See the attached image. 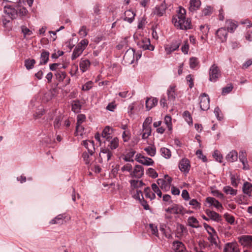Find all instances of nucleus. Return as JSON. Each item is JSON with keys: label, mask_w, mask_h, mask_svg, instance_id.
<instances>
[{"label": "nucleus", "mask_w": 252, "mask_h": 252, "mask_svg": "<svg viewBox=\"0 0 252 252\" xmlns=\"http://www.w3.org/2000/svg\"><path fill=\"white\" fill-rule=\"evenodd\" d=\"M65 218L66 216L64 214H60L52 219L50 221V223L51 224H62L63 223L64 220L65 219Z\"/></svg>", "instance_id": "obj_30"}, {"label": "nucleus", "mask_w": 252, "mask_h": 252, "mask_svg": "<svg viewBox=\"0 0 252 252\" xmlns=\"http://www.w3.org/2000/svg\"><path fill=\"white\" fill-rule=\"evenodd\" d=\"M242 190L244 194L252 197V184L248 182H245L243 186Z\"/></svg>", "instance_id": "obj_22"}, {"label": "nucleus", "mask_w": 252, "mask_h": 252, "mask_svg": "<svg viewBox=\"0 0 252 252\" xmlns=\"http://www.w3.org/2000/svg\"><path fill=\"white\" fill-rule=\"evenodd\" d=\"M206 201L211 206H213L218 209L223 208L222 204L214 197H208L206 199Z\"/></svg>", "instance_id": "obj_21"}, {"label": "nucleus", "mask_w": 252, "mask_h": 252, "mask_svg": "<svg viewBox=\"0 0 252 252\" xmlns=\"http://www.w3.org/2000/svg\"><path fill=\"white\" fill-rule=\"evenodd\" d=\"M173 249L175 252H184L185 247L182 242L176 241L173 243Z\"/></svg>", "instance_id": "obj_24"}, {"label": "nucleus", "mask_w": 252, "mask_h": 252, "mask_svg": "<svg viewBox=\"0 0 252 252\" xmlns=\"http://www.w3.org/2000/svg\"><path fill=\"white\" fill-rule=\"evenodd\" d=\"M181 43V40H178L173 41L170 45H166L165 47V50L166 53L167 54H170L172 52L177 50L179 48Z\"/></svg>", "instance_id": "obj_14"}, {"label": "nucleus", "mask_w": 252, "mask_h": 252, "mask_svg": "<svg viewBox=\"0 0 252 252\" xmlns=\"http://www.w3.org/2000/svg\"><path fill=\"white\" fill-rule=\"evenodd\" d=\"M108 141L109 142L108 147H109L111 150H115L119 147V139L117 137H111L110 138V140Z\"/></svg>", "instance_id": "obj_29"}, {"label": "nucleus", "mask_w": 252, "mask_h": 252, "mask_svg": "<svg viewBox=\"0 0 252 252\" xmlns=\"http://www.w3.org/2000/svg\"><path fill=\"white\" fill-rule=\"evenodd\" d=\"M213 156L217 161L220 163L222 162V156L218 150H215L214 151Z\"/></svg>", "instance_id": "obj_56"}, {"label": "nucleus", "mask_w": 252, "mask_h": 252, "mask_svg": "<svg viewBox=\"0 0 252 252\" xmlns=\"http://www.w3.org/2000/svg\"><path fill=\"white\" fill-rule=\"evenodd\" d=\"M203 225L209 235L214 234L215 233H217L213 227L208 225L206 223H204Z\"/></svg>", "instance_id": "obj_49"}, {"label": "nucleus", "mask_w": 252, "mask_h": 252, "mask_svg": "<svg viewBox=\"0 0 252 252\" xmlns=\"http://www.w3.org/2000/svg\"><path fill=\"white\" fill-rule=\"evenodd\" d=\"M168 0H164L160 4L157 5L153 9L152 13L157 15L158 17H161L165 13L166 9L168 7Z\"/></svg>", "instance_id": "obj_4"}, {"label": "nucleus", "mask_w": 252, "mask_h": 252, "mask_svg": "<svg viewBox=\"0 0 252 252\" xmlns=\"http://www.w3.org/2000/svg\"><path fill=\"white\" fill-rule=\"evenodd\" d=\"M189 204L193 206V208L197 209L200 208V204L196 200V199H192L190 200Z\"/></svg>", "instance_id": "obj_64"}, {"label": "nucleus", "mask_w": 252, "mask_h": 252, "mask_svg": "<svg viewBox=\"0 0 252 252\" xmlns=\"http://www.w3.org/2000/svg\"><path fill=\"white\" fill-rule=\"evenodd\" d=\"M50 53L48 51L45 50H42L40 55V62L39 65L46 64L49 60Z\"/></svg>", "instance_id": "obj_23"}, {"label": "nucleus", "mask_w": 252, "mask_h": 252, "mask_svg": "<svg viewBox=\"0 0 252 252\" xmlns=\"http://www.w3.org/2000/svg\"><path fill=\"white\" fill-rule=\"evenodd\" d=\"M78 34L82 37H84L87 36L88 34L87 27L85 26H83L81 27L80 29L78 32Z\"/></svg>", "instance_id": "obj_57"}, {"label": "nucleus", "mask_w": 252, "mask_h": 252, "mask_svg": "<svg viewBox=\"0 0 252 252\" xmlns=\"http://www.w3.org/2000/svg\"><path fill=\"white\" fill-rule=\"evenodd\" d=\"M138 162L147 166L152 165L154 163V160L151 158L145 157H141Z\"/></svg>", "instance_id": "obj_36"}, {"label": "nucleus", "mask_w": 252, "mask_h": 252, "mask_svg": "<svg viewBox=\"0 0 252 252\" xmlns=\"http://www.w3.org/2000/svg\"><path fill=\"white\" fill-rule=\"evenodd\" d=\"M183 210L184 208L182 206L177 204H173L171 206L166 208L165 211L169 214L179 215L184 214Z\"/></svg>", "instance_id": "obj_7"}, {"label": "nucleus", "mask_w": 252, "mask_h": 252, "mask_svg": "<svg viewBox=\"0 0 252 252\" xmlns=\"http://www.w3.org/2000/svg\"><path fill=\"white\" fill-rule=\"evenodd\" d=\"M147 173L152 178H156L158 176V174L156 170L152 168L148 169Z\"/></svg>", "instance_id": "obj_58"}, {"label": "nucleus", "mask_w": 252, "mask_h": 252, "mask_svg": "<svg viewBox=\"0 0 252 252\" xmlns=\"http://www.w3.org/2000/svg\"><path fill=\"white\" fill-rule=\"evenodd\" d=\"M17 17L19 16L20 17L26 16L28 13V10L24 7L16 6Z\"/></svg>", "instance_id": "obj_38"}, {"label": "nucleus", "mask_w": 252, "mask_h": 252, "mask_svg": "<svg viewBox=\"0 0 252 252\" xmlns=\"http://www.w3.org/2000/svg\"><path fill=\"white\" fill-rule=\"evenodd\" d=\"M144 192L145 193L146 197L150 198L151 200L156 198L155 193H153L151 191L149 187H147L144 189Z\"/></svg>", "instance_id": "obj_46"}, {"label": "nucleus", "mask_w": 252, "mask_h": 252, "mask_svg": "<svg viewBox=\"0 0 252 252\" xmlns=\"http://www.w3.org/2000/svg\"><path fill=\"white\" fill-rule=\"evenodd\" d=\"M137 46L139 48L142 49L144 50H149L153 51L155 48L154 46L151 44L150 39L146 37H143L139 40L137 42Z\"/></svg>", "instance_id": "obj_10"}, {"label": "nucleus", "mask_w": 252, "mask_h": 252, "mask_svg": "<svg viewBox=\"0 0 252 252\" xmlns=\"http://www.w3.org/2000/svg\"><path fill=\"white\" fill-rule=\"evenodd\" d=\"M206 215L213 220L217 222L221 221V216L215 211H211L209 209H206L205 211Z\"/></svg>", "instance_id": "obj_18"}, {"label": "nucleus", "mask_w": 252, "mask_h": 252, "mask_svg": "<svg viewBox=\"0 0 252 252\" xmlns=\"http://www.w3.org/2000/svg\"><path fill=\"white\" fill-rule=\"evenodd\" d=\"M152 122V118L151 117H147L144 121L142 127L148 128H151V127L150 126V125L151 124Z\"/></svg>", "instance_id": "obj_54"}, {"label": "nucleus", "mask_w": 252, "mask_h": 252, "mask_svg": "<svg viewBox=\"0 0 252 252\" xmlns=\"http://www.w3.org/2000/svg\"><path fill=\"white\" fill-rule=\"evenodd\" d=\"M188 224L192 228H198L199 227V221L194 217H189L188 219Z\"/></svg>", "instance_id": "obj_35"}, {"label": "nucleus", "mask_w": 252, "mask_h": 252, "mask_svg": "<svg viewBox=\"0 0 252 252\" xmlns=\"http://www.w3.org/2000/svg\"><path fill=\"white\" fill-rule=\"evenodd\" d=\"M4 12L11 19L17 18L16 7H14L11 5H5L4 7Z\"/></svg>", "instance_id": "obj_16"}, {"label": "nucleus", "mask_w": 252, "mask_h": 252, "mask_svg": "<svg viewBox=\"0 0 252 252\" xmlns=\"http://www.w3.org/2000/svg\"><path fill=\"white\" fill-rule=\"evenodd\" d=\"M113 156L112 152L108 149H102L99 153L98 162L102 163L103 161H108Z\"/></svg>", "instance_id": "obj_6"}, {"label": "nucleus", "mask_w": 252, "mask_h": 252, "mask_svg": "<svg viewBox=\"0 0 252 252\" xmlns=\"http://www.w3.org/2000/svg\"><path fill=\"white\" fill-rule=\"evenodd\" d=\"M123 59L126 63H133L134 61V50L132 48L128 49L125 53Z\"/></svg>", "instance_id": "obj_12"}, {"label": "nucleus", "mask_w": 252, "mask_h": 252, "mask_svg": "<svg viewBox=\"0 0 252 252\" xmlns=\"http://www.w3.org/2000/svg\"><path fill=\"white\" fill-rule=\"evenodd\" d=\"M161 155L165 158H169L171 156V151L167 148L163 147L160 149Z\"/></svg>", "instance_id": "obj_44"}, {"label": "nucleus", "mask_w": 252, "mask_h": 252, "mask_svg": "<svg viewBox=\"0 0 252 252\" xmlns=\"http://www.w3.org/2000/svg\"><path fill=\"white\" fill-rule=\"evenodd\" d=\"M151 187L154 192L156 193L158 196L159 197H161L162 196V192L157 185L155 183H153L152 184Z\"/></svg>", "instance_id": "obj_52"}, {"label": "nucleus", "mask_w": 252, "mask_h": 252, "mask_svg": "<svg viewBox=\"0 0 252 252\" xmlns=\"http://www.w3.org/2000/svg\"><path fill=\"white\" fill-rule=\"evenodd\" d=\"M71 110L75 113H79L82 108V105L79 100H74L71 103Z\"/></svg>", "instance_id": "obj_28"}, {"label": "nucleus", "mask_w": 252, "mask_h": 252, "mask_svg": "<svg viewBox=\"0 0 252 252\" xmlns=\"http://www.w3.org/2000/svg\"><path fill=\"white\" fill-rule=\"evenodd\" d=\"M136 153L134 150H130L128 152L126 153L123 159L126 162H133L134 160L132 159L134 155Z\"/></svg>", "instance_id": "obj_41"}, {"label": "nucleus", "mask_w": 252, "mask_h": 252, "mask_svg": "<svg viewBox=\"0 0 252 252\" xmlns=\"http://www.w3.org/2000/svg\"><path fill=\"white\" fill-rule=\"evenodd\" d=\"M224 217L227 222L231 224L234 223L235 218L233 216L226 213L224 215Z\"/></svg>", "instance_id": "obj_59"}, {"label": "nucleus", "mask_w": 252, "mask_h": 252, "mask_svg": "<svg viewBox=\"0 0 252 252\" xmlns=\"http://www.w3.org/2000/svg\"><path fill=\"white\" fill-rule=\"evenodd\" d=\"M63 119V117L61 115L57 116L54 121V127L55 129H58L61 126V123Z\"/></svg>", "instance_id": "obj_43"}, {"label": "nucleus", "mask_w": 252, "mask_h": 252, "mask_svg": "<svg viewBox=\"0 0 252 252\" xmlns=\"http://www.w3.org/2000/svg\"><path fill=\"white\" fill-rule=\"evenodd\" d=\"M158 102V99L157 97L152 98H147L146 100V108L149 111L152 108L156 106Z\"/></svg>", "instance_id": "obj_20"}, {"label": "nucleus", "mask_w": 252, "mask_h": 252, "mask_svg": "<svg viewBox=\"0 0 252 252\" xmlns=\"http://www.w3.org/2000/svg\"><path fill=\"white\" fill-rule=\"evenodd\" d=\"M223 252H241L237 242H228L224 244Z\"/></svg>", "instance_id": "obj_9"}, {"label": "nucleus", "mask_w": 252, "mask_h": 252, "mask_svg": "<svg viewBox=\"0 0 252 252\" xmlns=\"http://www.w3.org/2000/svg\"><path fill=\"white\" fill-rule=\"evenodd\" d=\"M230 176L231 185L235 188H237L240 180L239 177L234 174H231Z\"/></svg>", "instance_id": "obj_42"}, {"label": "nucleus", "mask_w": 252, "mask_h": 252, "mask_svg": "<svg viewBox=\"0 0 252 252\" xmlns=\"http://www.w3.org/2000/svg\"><path fill=\"white\" fill-rule=\"evenodd\" d=\"M189 50V44L188 43V40H185L184 41V45L182 46L181 48V50L183 53L185 54H187L188 53Z\"/></svg>", "instance_id": "obj_60"}, {"label": "nucleus", "mask_w": 252, "mask_h": 252, "mask_svg": "<svg viewBox=\"0 0 252 252\" xmlns=\"http://www.w3.org/2000/svg\"><path fill=\"white\" fill-rule=\"evenodd\" d=\"M143 130L145 131L142 134V138L143 139H147L151 135V128L143 127Z\"/></svg>", "instance_id": "obj_61"}, {"label": "nucleus", "mask_w": 252, "mask_h": 252, "mask_svg": "<svg viewBox=\"0 0 252 252\" xmlns=\"http://www.w3.org/2000/svg\"><path fill=\"white\" fill-rule=\"evenodd\" d=\"M55 76L56 79L59 82H63L66 76V73H65V71H63L61 70H58L55 73Z\"/></svg>", "instance_id": "obj_37"}, {"label": "nucleus", "mask_w": 252, "mask_h": 252, "mask_svg": "<svg viewBox=\"0 0 252 252\" xmlns=\"http://www.w3.org/2000/svg\"><path fill=\"white\" fill-rule=\"evenodd\" d=\"M93 82L92 81H88L82 86V90L84 91H89L93 87Z\"/></svg>", "instance_id": "obj_55"}, {"label": "nucleus", "mask_w": 252, "mask_h": 252, "mask_svg": "<svg viewBox=\"0 0 252 252\" xmlns=\"http://www.w3.org/2000/svg\"><path fill=\"white\" fill-rule=\"evenodd\" d=\"M36 62L34 59H26L24 62V65L27 69H32L34 67Z\"/></svg>", "instance_id": "obj_40"}, {"label": "nucleus", "mask_w": 252, "mask_h": 252, "mask_svg": "<svg viewBox=\"0 0 252 252\" xmlns=\"http://www.w3.org/2000/svg\"><path fill=\"white\" fill-rule=\"evenodd\" d=\"M239 243L244 248H252V236L245 235L239 236L237 238Z\"/></svg>", "instance_id": "obj_5"}, {"label": "nucleus", "mask_w": 252, "mask_h": 252, "mask_svg": "<svg viewBox=\"0 0 252 252\" xmlns=\"http://www.w3.org/2000/svg\"><path fill=\"white\" fill-rule=\"evenodd\" d=\"M210 28L207 25H201L200 26V30L202 32L203 35L207 36L209 32Z\"/></svg>", "instance_id": "obj_50"}, {"label": "nucleus", "mask_w": 252, "mask_h": 252, "mask_svg": "<svg viewBox=\"0 0 252 252\" xmlns=\"http://www.w3.org/2000/svg\"><path fill=\"white\" fill-rule=\"evenodd\" d=\"M176 86L170 85L167 90V94L168 96V101L171 102H174L177 96V94L175 92Z\"/></svg>", "instance_id": "obj_13"}, {"label": "nucleus", "mask_w": 252, "mask_h": 252, "mask_svg": "<svg viewBox=\"0 0 252 252\" xmlns=\"http://www.w3.org/2000/svg\"><path fill=\"white\" fill-rule=\"evenodd\" d=\"M233 88V86L232 84H230L228 86L224 87L222 90V94L225 95L230 93Z\"/></svg>", "instance_id": "obj_62"}, {"label": "nucleus", "mask_w": 252, "mask_h": 252, "mask_svg": "<svg viewBox=\"0 0 252 252\" xmlns=\"http://www.w3.org/2000/svg\"><path fill=\"white\" fill-rule=\"evenodd\" d=\"M83 145L88 149V152L91 156H92L95 149L94 142L93 141H83Z\"/></svg>", "instance_id": "obj_25"}, {"label": "nucleus", "mask_w": 252, "mask_h": 252, "mask_svg": "<svg viewBox=\"0 0 252 252\" xmlns=\"http://www.w3.org/2000/svg\"><path fill=\"white\" fill-rule=\"evenodd\" d=\"M172 179L168 175H164V179H158L157 184L160 188L165 191L169 189Z\"/></svg>", "instance_id": "obj_3"}, {"label": "nucleus", "mask_w": 252, "mask_h": 252, "mask_svg": "<svg viewBox=\"0 0 252 252\" xmlns=\"http://www.w3.org/2000/svg\"><path fill=\"white\" fill-rule=\"evenodd\" d=\"M221 76V71L215 64L211 65L209 69V80L215 82Z\"/></svg>", "instance_id": "obj_2"}, {"label": "nucleus", "mask_w": 252, "mask_h": 252, "mask_svg": "<svg viewBox=\"0 0 252 252\" xmlns=\"http://www.w3.org/2000/svg\"><path fill=\"white\" fill-rule=\"evenodd\" d=\"M113 132V129L109 126H106L103 130L101 136L102 137L106 138L107 141H109L110 138L112 137L111 135Z\"/></svg>", "instance_id": "obj_27"}, {"label": "nucleus", "mask_w": 252, "mask_h": 252, "mask_svg": "<svg viewBox=\"0 0 252 252\" xmlns=\"http://www.w3.org/2000/svg\"><path fill=\"white\" fill-rule=\"evenodd\" d=\"M183 116L189 124H192V117L190 113L188 111H185L183 114Z\"/></svg>", "instance_id": "obj_48"}, {"label": "nucleus", "mask_w": 252, "mask_h": 252, "mask_svg": "<svg viewBox=\"0 0 252 252\" xmlns=\"http://www.w3.org/2000/svg\"><path fill=\"white\" fill-rule=\"evenodd\" d=\"M90 64L91 63L89 60H83L82 59L79 63L80 68L83 72H84L88 69Z\"/></svg>", "instance_id": "obj_31"}, {"label": "nucleus", "mask_w": 252, "mask_h": 252, "mask_svg": "<svg viewBox=\"0 0 252 252\" xmlns=\"http://www.w3.org/2000/svg\"><path fill=\"white\" fill-rule=\"evenodd\" d=\"M135 15V13L133 11L131 10H126L124 13L123 20L129 23H131L134 19Z\"/></svg>", "instance_id": "obj_19"}, {"label": "nucleus", "mask_w": 252, "mask_h": 252, "mask_svg": "<svg viewBox=\"0 0 252 252\" xmlns=\"http://www.w3.org/2000/svg\"><path fill=\"white\" fill-rule=\"evenodd\" d=\"M238 153L236 151L232 150L226 156V160L229 162H234L237 160Z\"/></svg>", "instance_id": "obj_32"}, {"label": "nucleus", "mask_w": 252, "mask_h": 252, "mask_svg": "<svg viewBox=\"0 0 252 252\" xmlns=\"http://www.w3.org/2000/svg\"><path fill=\"white\" fill-rule=\"evenodd\" d=\"M86 119V116L84 114H79L77 116V123L76 124L81 125Z\"/></svg>", "instance_id": "obj_63"}, {"label": "nucleus", "mask_w": 252, "mask_h": 252, "mask_svg": "<svg viewBox=\"0 0 252 252\" xmlns=\"http://www.w3.org/2000/svg\"><path fill=\"white\" fill-rule=\"evenodd\" d=\"M190 162L188 158L181 159L179 163V168L182 172L188 173L190 169Z\"/></svg>", "instance_id": "obj_15"}, {"label": "nucleus", "mask_w": 252, "mask_h": 252, "mask_svg": "<svg viewBox=\"0 0 252 252\" xmlns=\"http://www.w3.org/2000/svg\"><path fill=\"white\" fill-rule=\"evenodd\" d=\"M185 14V9L181 8L178 15L172 18V22L175 26L180 30L191 29V20L189 19H186Z\"/></svg>", "instance_id": "obj_1"}, {"label": "nucleus", "mask_w": 252, "mask_h": 252, "mask_svg": "<svg viewBox=\"0 0 252 252\" xmlns=\"http://www.w3.org/2000/svg\"><path fill=\"white\" fill-rule=\"evenodd\" d=\"M189 4V10L190 11H194L199 8L201 5V1L200 0H190Z\"/></svg>", "instance_id": "obj_33"}, {"label": "nucleus", "mask_w": 252, "mask_h": 252, "mask_svg": "<svg viewBox=\"0 0 252 252\" xmlns=\"http://www.w3.org/2000/svg\"><path fill=\"white\" fill-rule=\"evenodd\" d=\"M198 64V60L197 58L194 57H192L190 58L189 60V65L190 67L192 69L196 67Z\"/></svg>", "instance_id": "obj_53"}, {"label": "nucleus", "mask_w": 252, "mask_h": 252, "mask_svg": "<svg viewBox=\"0 0 252 252\" xmlns=\"http://www.w3.org/2000/svg\"><path fill=\"white\" fill-rule=\"evenodd\" d=\"M200 108L202 111H206L210 108V99L207 94H202L199 97Z\"/></svg>", "instance_id": "obj_8"}, {"label": "nucleus", "mask_w": 252, "mask_h": 252, "mask_svg": "<svg viewBox=\"0 0 252 252\" xmlns=\"http://www.w3.org/2000/svg\"><path fill=\"white\" fill-rule=\"evenodd\" d=\"M84 51L83 48H80L79 46H76L74 48L72 56H71V60H74L76 58H77L79 56H80L82 52Z\"/></svg>", "instance_id": "obj_34"}, {"label": "nucleus", "mask_w": 252, "mask_h": 252, "mask_svg": "<svg viewBox=\"0 0 252 252\" xmlns=\"http://www.w3.org/2000/svg\"><path fill=\"white\" fill-rule=\"evenodd\" d=\"M223 192L226 194H230L232 196L236 195L237 193V190L233 189L230 186H226L223 188Z\"/></svg>", "instance_id": "obj_39"}, {"label": "nucleus", "mask_w": 252, "mask_h": 252, "mask_svg": "<svg viewBox=\"0 0 252 252\" xmlns=\"http://www.w3.org/2000/svg\"><path fill=\"white\" fill-rule=\"evenodd\" d=\"M171 120V117L170 116L166 115L164 117V122L166 125L169 130H171L172 128Z\"/></svg>", "instance_id": "obj_51"}, {"label": "nucleus", "mask_w": 252, "mask_h": 252, "mask_svg": "<svg viewBox=\"0 0 252 252\" xmlns=\"http://www.w3.org/2000/svg\"><path fill=\"white\" fill-rule=\"evenodd\" d=\"M237 26V24L231 20H228L225 22V27L227 28V32H233Z\"/></svg>", "instance_id": "obj_26"}, {"label": "nucleus", "mask_w": 252, "mask_h": 252, "mask_svg": "<svg viewBox=\"0 0 252 252\" xmlns=\"http://www.w3.org/2000/svg\"><path fill=\"white\" fill-rule=\"evenodd\" d=\"M218 239V236L217 235V233H215L212 235H209V237L208 238V240L212 244L216 246H218L217 239Z\"/></svg>", "instance_id": "obj_47"}, {"label": "nucleus", "mask_w": 252, "mask_h": 252, "mask_svg": "<svg viewBox=\"0 0 252 252\" xmlns=\"http://www.w3.org/2000/svg\"><path fill=\"white\" fill-rule=\"evenodd\" d=\"M144 175V168L142 165H136L130 173V177L139 179Z\"/></svg>", "instance_id": "obj_11"}, {"label": "nucleus", "mask_w": 252, "mask_h": 252, "mask_svg": "<svg viewBox=\"0 0 252 252\" xmlns=\"http://www.w3.org/2000/svg\"><path fill=\"white\" fill-rule=\"evenodd\" d=\"M144 151L146 152L147 154L151 157H154L156 153V149L155 146H148L144 148Z\"/></svg>", "instance_id": "obj_45"}, {"label": "nucleus", "mask_w": 252, "mask_h": 252, "mask_svg": "<svg viewBox=\"0 0 252 252\" xmlns=\"http://www.w3.org/2000/svg\"><path fill=\"white\" fill-rule=\"evenodd\" d=\"M216 36L220 39L221 42L226 41L227 36V31L225 28H220L216 32Z\"/></svg>", "instance_id": "obj_17"}]
</instances>
